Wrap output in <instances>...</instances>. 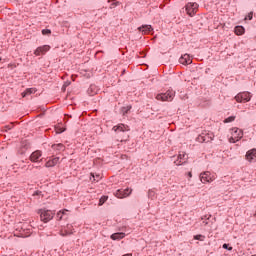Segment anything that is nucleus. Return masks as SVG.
Listing matches in <instances>:
<instances>
[{
  "label": "nucleus",
  "instance_id": "58836bf2",
  "mask_svg": "<svg viewBox=\"0 0 256 256\" xmlns=\"http://www.w3.org/2000/svg\"><path fill=\"white\" fill-rule=\"evenodd\" d=\"M204 225H209V222H207L206 220L203 221Z\"/></svg>",
  "mask_w": 256,
  "mask_h": 256
},
{
  "label": "nucleus",
  "instance_id": "b1692460",
  "mask_svg": "<svg viewBox=\"0 0 256 256\" xmlns=\"http://www.w3.org/2000/svg\"><path fill=\"white\" fill-rule=\"evenodd\" d=\"M235 121V116H229L224 120V123H233Z\"/></svg>",
  "mask_w": 256,
  "mask_h": 256
},
{
  "label": "nucleus",
  "instance_id": "c85d7f7f",
  "mask_svg": "<svg viewBox=\"0 0 256 256\" xmlns=\"http://www.w3.org/2000/svg\"><path fill=\"white\" fill-rule=\"evenodd\" d=\"M245 19H248V21H251L253 19V12H249L248 15L245 17Z\"/></svg>",
  "mask_w": 256,
  "mask_h": 256
},
{
  "label": "nucleus",
  "instance_id": "cd10ccee",
  "mask_svg": "<svg viewBox=\"0 0 256 256\" xmlns=\"http://www.w3.org/2000/svg\"><path fill=\"white\" fill-rule=\"evenodd\" d=\"M52 161V164H54V167L55 165H57V163H59V157H54L53 159H51Z\"/></svg>",
  "mask_w": 256,
  "mask_h": 256
},
{
  "label": "nucleus",
  "instance_id": "f704fd0d",
  "mask_svg": "<svg viewBox=\"0 0 256 256\" xmlns=\"http://www.w3.org/2000/svg\"><path fill=\"white\" fill-rule=\"evenodd\" d=\"M41 193H42V192L38 190V191H35V192L33 193V195H34V196H35V195H41Z\"/></svg>",
  "mask_w": 256,
  "mask_h": 256
},
{
  "label": "nucleus",
  "instance_id": "c03bdc74",
  "mask_svg": "<svg viewBox=\"0 0 256 256\" xmlns=\"http://www.w3.org/2000/svg\"><path fill=\"white\" fill-rule=\"evenodd\" d=\"M234 133L237 134V130Z\"/></svg>",
  "mask_w": 256,
  "mask_h": 256
},
{
  "label": "nucleus",
  "instance_id": "4468645a",
  "mask_svg": "<svg viewBox=\"0 0 256 256\" xmlns=\"http://www.w3.org/2000/svg\"><path fill=\"white\" fill-rule=\"evenodd\" d=\"M110 239H112V241H121V239H125V233L124 232L113 233L110 236Z\"/></svg>",
  "mask_w": 256,
  "mask_h": 256
},
{
  "label": "nucleus",
  "instance_id": "1a4fd4ad",
  "mask_svg": "<svg viewBox=\"0 0 256 256\" xmlns=\"http://www.w3.org/2000/svg\"><path fill=\"white\" fill-rule=\"evenodd\" d=\"M50 49L51 46L49 45L40 46L34 51V55H36L37 57H39V55H45V53H47V51H49Z\"/></svg>",
  "mask_w": 256,
  "mask_h": 256
},
{
  "label": "nucleus",
  "instance_id": "a18cd8bd",
  "mask_svg": "<svg viewBox=\"0 0 256 256\" xmlns=\"http://www.w3.org/2000/svg\"><path fill=\"white\" fill-rule=\"evenodd\" d=\"M252 256H256V255H252Z\"/></svg>",
  "mask_w": 256,
  "mask_h": 256
},
{
  "label": "nucleus",
  "instance_id": "a211bd4d",
  "mask_svg": "<svg viewBox=\"0 0 256 256\" xmlns=\"http://www.w3.org/2000/svg\"><path fill=\"white\" fill-rule=\"evenodd\" d=\"M52 149L55 151H65V145L59 143V144H53Z\"/></svg>",
  "mask_w": 256,
  "mask_h": 256
},
{
  "label": "nucleus",
  "instance_id": "393cba45",
  "mask_svg": "<svg viewBox=\"0 0 256 256\" xmlns=\"http://www.w3.org/2000/svg\"><path fill=\"white\" fill-rule=\"evenodd\" d=\"M107 199H109V196H102L99 200V205H103Z\"/></svg>",
  "mask_w": 256,
  "mask_h": 256
},
{
  "label": "nucleus",
  "instance_id": "4c0bfd02",
  "mask_svg": "<svg viewBox=\"0 0 256 256\" xmlns=\"http://www.w3.org/2000/svg\"><path fill=\"white\" fill-rule=\"evenodd\" d=\"M188 177H193V174L191 172H188Z\"/></svg>",
  "mask_w": 256,
  "mask_h": 256
},
{
  "label": "nucleus",
  "instance_id": "f03ea898",
  "mask_svg": "<svg viewBox=\"0 0 256 256\" xmlns=\"http://www.w3.org/2000/svg\"><path fill=\"white\" fill-rule=\"evenodd\" d=\"M214 138L215 135L212 132L205 130L200 135H198L196 141H198V143H211V141H213Z\"/></svg>",
  "mask_w": 256,
  "mask_h": 256
},
{
  "label": "nucleus",
  "instance_id": "a19ab883",
  "mask_svg": "<svg viewBox=\"0 0 256 256\" xmlns=\"http://www.w3.org/2000/svg\"><path fill=\"white\" fill-rule=\"evenodd\" d=\"M65 129L61 130L60 133H64Z\"/></svg>",
  "mask_w": 256,
  "mask_h": 256
},
{
  "label": "nucleus",
  "instance_id": "aec40b11",
  "mask_svg": "<svg viewBox=\"0 0 256 256\" xmlns=\"http://www.w3.org/2000/svg\"><path fill=\"white\" fill-rule=\"evenodd\" d=\"M132 107L131 105L125 106L121 108L122 114L123 115H127V113H129L131 111Z\"/></svg>",
  "mask_w": 256,
  "mask_h": 256
},
{
  "label": "nucleus",
  "instance_id": "20e7f679",
  "mask_svg": "<svg viewBox=\"0 0 256 256\" xmlns=\"http://www.w3.org/2000/svg\"><path fill=\"white\" fill-rule=\"evenodd\" d=\"M185 9L187 15H189V17H193L199 9V4H197V2H189L186 4Z\"/></svg>",
  "mask_w": 256,
  "mask_h": 256
},
{
  "label": "nucleus",
  "instance_id": "e433bc0d",
  "mask_svg": "<svg viewBox=\"0 0 256 256\" xmlns=\"http://www.w3.org/2000/svg\"><path fill=\"white\" fill-rule=\"evenodd\" d=\"M69 118H71V115L66 114V115H65V119H69Z\"/></svg>",
  "mask_w": 256,
  "mask_h": 256
},
{
  "label": "nucleus",
  "instance_id": "6e6552de",
  "mask_svg": "<svg viewBox=\"0 0 256 256\" xmlns=\"http://www.w3.org/2000/svg\"><path fill=\"white\" fill-rule=\"evenodd\" d=\"M189 159V156L185 152H180L178 155V158L176 161H174L175 165L179 167V165H185L187 163V160Z\"/></svg>",
  "mask_w": 256,
  "mask_h": 256
},
{
  "label": "nucleus",
  "instance_id": "7ed1b4c3",
  "mask_svg": "<svg viewBox=\"0 0 256 256\" xmlns=\"http://www.w3.org/2000/svg\"><path fill=\"white\" fill-rule=\"evenodd\" d=\"M38 213L40 214L41 221H43L44 223H49V221H51V219H53L55 215L53 211L46 209H40Z\"/></svg>",
  "mask_w": 256,
  "mask_h": 256
},
{
  "label": "nucleus",
  "instance_id": "bb28decb",
  "mask_svg": "<svg viewBox=\"0 0 256 256\" xmlns=\"http://www.w3.org/2000/svg\"><path fill=\"white\" fill-rule=\"evenodd\" d=\"M42 35H51V29H43Z\"/></svg>",
  "mask_w": 256,
  "mask_h": 256
},
{
  "label": "nucleus",
  "instance_id": "0eeeda50",
  "mask_svg": "<svg viewBox=\"0 0 256 256\" xmlns=\"http://www.w3.org/2000/svg\"><path fill=\"white\" fill-rule=\"evenodd\" d=\"M131 193H133V189L131 188H126V189H118L116 190V192L114 193L115 197H117L118 199H125V197H129V195H131Z\"/></svg>",
  "mask_w": 256,
  "mask_h": 256
},
{
  "label": "nucleus",
  "instance_id": "dca6fc26",
  "mask_svg": "<svg viewBox=\"0 0 256 256\" xmlns=\"http://www.w3.org/2000/svg\"><path fill=\"white\" fill-rule=\"evenodd\" d=\"M97 86L95 84H91L87 90V94L90 95V97H93V95H97Z\"/></svg>",
  "mask_w": 256,
  "mask_h": 256
},
{
  "label": "nucleus",
  "instance_id": "f3484780",
  "mask_svg": "<svg viewBox=\"0 0 256 256\" xmlns=\"http://www.w3.org/2000/svg\"><path fill=\"white\" fill-rule=\"evenodd\" d=\"M234 32H235V35H244L245 34V27L235 26Z\"/></svg>",
  "mask_w": 256,
  "mask_h": 256
},
{
  "label": "nucleus",
  "instance_id": "423d86ee",
  "mask_svg": "<svg viewBox=\"0 0 256 256\" xmlns=\"http://www.w3.org/2000/svg\"><path fill=\"white\" fill-rule=\"evenodd\" d=\"M237 103H249L251 101V93L249 92H240L235 96Z\"/></svg>",
  "mask_w": 256,
  "mask_h": 256
},
{
  "label": "nucleus",
  "instance_id": "c9c22d12",
  "mask_svg": "<svg viewBox=\"0 0 256 256\" xmlns=\"http://www.w3.org/2000/svg\"><path fill=\"white\" fill-rule=\"evenodd\" d=\"M69 85H71V82H65L64 83V87H69Z\"/></svg>",
  "mask_w": 256,
  "mask_h": 256
},
{
  "label": "nucleus",
  "instance_id": "f8f14e48",
  "mask_svg": "<svg viewBox=\"0 0 256 256\" xmlns=\"http://www.w3.org/2000/svg\"><path fill=\"white\" fill-rule=\"evenodd\" d=\"M42 155L43 153L40 150H36L30 155V161L32 163H37V161L41 159Z\"/></svg>",
  "mask_w": 256,
  "mask_h": 256
},
{
  "label": "nucleus",
  "instance_id": "c756f323",
  "mask_svg": "<svg viewBox=\"0 0 256 256\" xmlns=\"http://www.w3.org/2000/svg\"><path fill=\"white\" fill-rule=\"evenodd\" d=\"M63 215H65V211H63V212H61V211L58 212V213H57L58 219H59V220L63 219Z\"/></svg>",
  "mask_w": 256,
  "mask_h": 256
},
{
  "label": "nucleus",
  "instance_id": "6ab92c4d",
  "mask_svg": "<svg viewBox=\"0 0 256 256\" xmlns=\"http://www.w3.org/2000/svg\"><path fill=\"white\" fill-rule=\"evenodd\" d=\"M35 93V89L27 88L24 92H22V97H27L29 95H33Z\"/></svg>",
  "mask_w": 256,
  "mask_h": 256
},
{
  "label": "nucleus",
  "instance_id": "39448f33",
  "mask_svg": "<svg viewBox=\"0 0 256 256\" xmlns=\"http://www.w3.org/2000/svg\"><path fill=\"white\" fill-rule=\"evenodd\" d=\"M175 97V91L168 90L165 93L158 94L156 99L158 101H171Z\"/></svg>",
  "mask_w": 256,
  "mask_h": 256
},
{
  "label": "nucleus",
  "instance_id": "9d476101",
  "mask_svg": "<svg viewBox=\"0 0 256 256\" xmlns=\"http://www.w3.org/2000/svg\"><path fill=\"white\" fill-rule=\"evenodd\" d=\"M200 181L202 183H211L213 181V178L211 177V172L206 171L204 173L200 174Z\"/></svg>",
  "mask_w": 256,
  "mask_h": 256
},
{
  "label": "nucleus",
  "instance_id": "2eb2a0df",
  "mask_svg": "<svg viewBox=\"0 0 256 256\" xmlns=\"http://www.w3.org/2000/svg\"><path fill=\"white\" fill-rule=\"evenodd\" d=\"M246 159L251 163L254 159H256V149H251L246 153Z\"/></svg>",
  "mask_w": 256,
  "mask_h": 256
},
{
  "label": "nucleus",
  "instance_id": "5701e85b",
  "mask_svg": "<svg viewBox=\"0 0 256 256\" xmlns=\"http://www.w3.org/2000/svg\"><path fill=\"white\" fill-rule=\"evenodd\" d=\"M119 5H121V2H119V1L112 2L110 4V9H115V7H119Z\"/></svg>",
  "mask_w": 256,
  "mask_h": 256
},
{
  "label": "nucleus",
  "instance_id": "79ce46f5",
  "mask_svg": "<svg viewBox=\"0 0 256 256\" xmlns=\"http://www.w3.org/2000/svg\"><path fill=\"white\" fill-rule=\"evenodd\" d=\"M91 176L93 177V179H95V175L91 174Z\"/></svg>",
  "mask_w": 256,
  "mask_h": 256
},
{
  "label": "nucleus",
  "instance_id": "37998d69",
  "mask_svg": "<svg viewBox=\"0 0 256 256\" xmlns=\"http://www.w3.org/2000/svg\"><path fill=\"white\" fill-rule=\"evenodd\" d=\"M24 151H27V148H24Z\"/></svg>",
  "mask_w": 256,
  "mask_h": 256
},
{
  "label": "nucleus",
  "instance_id": "4be33fe9",
  "mask_svg": "<svg viewBox=\"0 0 256 256\" xmlns=\"http://www.w3.org/2000/svg\"><path fill=\"white\" fill-rule=\"evenodd\" d=\"M222 248L226 249V251H233V247L231 245L227 244V243H224L222 245Z\"/></svg>",
  "mask_w": 256,
  "mask_h": 256
},
{
  "label": "nucleus",
  "instance_id": "7c9ffc66",
  "mask_svg": "<svg viewBox=\"0 0 256 256\" xmlns=\"http://www.w3.org/2000/svg\"><path fill=\"white\" fill-rule=\"evenodd\" d=\"M148 197L153 198L155 197V192L153 190L148 191Z\"/></svg>",
  "mask_w": 256,
  "mask_h": 256
},
{
  "label": "nucleus",
  "instance_id": "473e14b6",
  "mask_svg": "<svg viewBox=\"0 0 256 256\" xmlns=\"http://www.w3.org/2000/svg\"><path fill=\"white\" fill-rule=\"evenodd\" d=\"M236 141H239V139L235 140L233 137L230 138V143H236Z\"/></svg>",
  "mask_w": 256,
  "mask_h": 256
},
{
  "label": "nucleus",
  "instance_id": "412c9836",
  "mask_svg": "<svg viewBox=\"0 0 256 256\" xmlns=\"http://www.w3.org/2000/svg\"><path fill=\"white\" fill-rule=\"evenodd\" d=\"M194 239L196 241H204L205 240V236L204 235H201V234H198V235H195L194 236Z\"/></svg>",
  "mask_w": 256,
  "mask_h": 256
},
{
  "label": "nucleus",
  "instance_id": "f257e3e1",
  "mask_svg": "<svg viewBox=\"0 0 256 256\" xmlns=\"http://www.w3.org/2000/svg\"><path fill=\"white\" fill-rule=\"evenodd\" d=\"M112 131H114L119 137L118 141H128L129 140V132L131 131V128H129L128 125H125L123 123H120L112 128Z\"/></svg>",
  "mask_w": 256,
  "mask_h": 256
},
{
  "label": "nucleus",
  "instance_id": "ea45409f",
  "mask_svg": "<svg viewBox=\"0 0 256 256\" xmlns=\"http://www.w3.org/2000/svg\"><path fill=\"white\" fill-rule=\"evenodd\" d=\"M123 256H133V254H124Z\"/></svg>",
  "mask_w": 256,
  "mask_h": 256
},
{
  "label": "nucleus",
  "instance_id": "9b49d317",
  "mask_svg": "<svg viewBox=\"0 0 256 256\" xmlns=\"http://www.w3.org/2000/svg\"><path fill=\"white\" fill-rule=\"evenodd\" d=\"M179 63H181V65H191L193 60H191V56H189V54H184L179 58Z\"/></svg>",
  "mask_w": 256,
  "mask_h": 256
},
{
  "label": "nucleus",
  "instance_id": "ddd939ff",
  "mask_svg": "<svg viewBox=\"0 0 256 256\" xmlns=\"http://www.w3.org/2000/svg\"><path fill=\"white\" fill-rule=\"evenodd\" d=\"M138 31H140V33H142L143 35H147L151 33V31H153V26L145 24L138 27Z\"/></svg>",
  "mask_w": 256,
  "mask_h": 256
},
{
  "label": "nucleus",
  "instance_id": "72a5a7b5",
  "mask_svg": "<svg viewBox=\"0 0 256 256\" xmlns=\"http://www.w3.org/2000/svg\"><path fill=\"white\" fill-rule=\"evenodd\" d=\"M241 137H243V132H241V130H239L238 139H241Z\"/></svg>",
  "mask_w": 256,
  "mask_h": 256
},
{
  "label": "nucleus",
  "instance_id": "2f4dec72",
  "mask_svg": "<svg viewBox=\"0 0 256 256\" xmlns=\"http://www.w3.org/2000/svg\"><path fill=\"white\" fill-rule=\"evenodd\" d=\"M67 235H73V232L65 231L64 233H61L62 237H67Z\"/></svg>",
  "mask_w": 256,
  "mask_h": 256
},
{
  "label": "nucleus",
  "instance_id": "a878e982",
  "mask_svg": "<svg viewBox=\"0 0 256 256\" xmlns=\"http://www.w3.org/2000/svg\"><path fill=\"white\" fill-rule=\"evenodd\" d=\"M45 167L49 168V167H55V165L53 164L52 160H48L45 164Z\"/></svg>",
  "mask_w": 256,
  "mask_h": 256
}]
</instances>
